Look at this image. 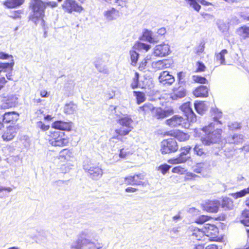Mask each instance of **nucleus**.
<instances>
[{"mask_svg":"<svg viewBox=\"0 0 249 249\" xmlns=\"http://www.w3.org/2000/svg\"><path fill=\"white\" fill-rule=\"evenodd\" d=\"M139 74L138 72L135 73V76L133 78L132 82L131 84V87L132 89H135L140 87L139 82Z\"/></svg>","mask_w":249,"mask_h":249,"instance_id":"39","label":"nucleus"},{"mask_svg":"<svg viewBox=\"0 0 249 249\" xmlns=\"http://www.w3.org/2000/svg\"><path fill=\"white\" fill-rule=\"evenodd\" d=\"M144 176L142 174L135 175L124 178V183L130 185H143V183L141 180L144 179Z\"/></svg>","mask_w":249,"mask_h":249,"instance_id":"15","label":"nucleus"},{"mask_svg":"<svg viewBox=\"0 0 249 249\" xmlns=\"http://www.w3.org/2000/svg\"><path fill=\"white\" fill-rule=\"evenodd\" d=\"M63 10L69 13L72 12H81L83 7L74 0H65L62 4Z\"/></svg>","mask_w":249,"mask_h":249,"instance_id":"11","label":"nucleus"},{"mask_svg":"<svg viewBox=\"0 0 249 249\" xmlns=\"http://www.w3.org/2000/svg\"><path fill=\"white\" fill-rule=\"evenodd\" d=\"M170 65L171 64L170 61L167 59L153 62L151 64L152 67L156 70H160L169 68Z\"/></svg>","mask_w":249,"mask_h":249,"instance_id":"20","label":"nucleus"},{"mask_svg":"<svg viewBox=\"0 0 249 249\" xmlns=\"http://www.w3.org/2000/svg\"><path fill=\"white\" fill-rule=\"evenodd\" d=\"M205 249H218L217 246L215 245H208Z\"/></svg>","mask_w":249,"mask_h":249,"instance_id":"64","label":"nucleus"},{"mask_svg":"<svg viewBox=\"0 0 249 249\" xmlns=\"http://www.w3.org/2000/svg\"><path fill=\"white\" fill-rule=\"evenodd\" d=\"M152 110H154V107L153 105L150 103L145 104L143 106L140 107L139 109V111H142L144 113Z\"/></svg>","mask_w":249,"mask_h":249,"instance_id":"40","label":"nucleus"},{"mask_svg":"<svg viewBox=\"0 0 249 249\" xmlns=\"http://www.w3.org/2000/svg\"><path fill=\"white\" fill-rule=\"evenodd\" d=\"M166 32V29L165 28H161L158 30L157 33L161 36L164 35Z\"/></svg>","mask_w":249,"mask_h":249,"instance_id":"59","label":"nucleus"},{"mask_svg":"<svg viewBox=\"0 0 249 249\" xmlns=\"http://www.w3.org/2000/svg\"><path fill=\"white\" fill-rule=\"evenodd\" d=\"M16 135V127L14 126H9L2 136L4 141H10L12 140Z\"/></svg>","mask_w":249,"mask_h":249,"instance_id":"22","label":"nucleus"},{"mask_svg":"<svg viewBox=\"0 0 249 249\" xmlns=\"http://www.w3.org/2000/svg\"><path fill=\"white\" fill-rule=\"evenodd\" d=\"M178 149V145L174 138L163 140L160 143V151L162 154L175 152Z\"/></svg>","mask_w":249,"mask_h":249,"instance_id":"9","label":"nucleus"},{"mask_svg":"<svg viewBox=\"0 0 249 249\" xmlns=\"http://www.w3.org/2000/svg\"><path fill=\"white\" fill-rule=\"evenodd\" d=\"M191 149V147L190 146H186L181 148L179 156L176 158L170 159L168 161L169 163L171 164H179L185 162L190 158V157L187 156V155Z\"/></svg>","mask_w":249,"mask_h":249,"instance_id":"10","label":"nucleus"},{"mask_svg":"<svg viewBox=\"0 0 249 249\" xmlns=\"http://www.w3.org/2000/svg\"><path fill=\"white\" fill-rule=\"evenodd\" d=\"M197 68L196 69L197 71H204L206 67L203 63L200 62H197L196 63Z\"/></svg>","mask_w":249,"mask_h":249,"instance_id":"53","label":"nucleus"},{"mask_svg":"<svg viewBox=\"0 0 249 249\" xmlns=\"http://www.w3.org/2000/svg\"><path fill=\"white\" fill-rule=\"evenodd\" d=\"M240 221L245 226L249 227V211H244L242 213Z\"/></svg>","mask_w":249,"mask_h":249,"instance_id":"35","label":"nucleus"},{"mask_svg":"<svg viewBox=\"0 0 249 249\" xmlns=\"http://www.w3.org/2000/svg\"><path fill=\"white\" fill-rule=\"evenodd\" d=\"M126 192L128 193H134L137 191V189L132 187H127L125 190Z\"/></svg>","mask_w":249,"mask_h":249,"instance_id":"61","label":"nucleus"},{"mask_svg":"<svg viewBox=\"0 0 249 249\" xmlns=\"http://www.w3.org/2000/svg\"><path fill=\"white\" fill-rule=\"evenodd\" d=\"M194 106L196 112L200 114H203L207 109V106L203 101L195 103Z\"/></svg>","mask_w":249,"mask_h":249,"instance_id":"30","label":"nucleus"},{"mask_svg":"<svg viewBox=\"0 0 249 249\" xmlns=\"http://www.w3.org/2000/svg\"><path fill=\"white\" fill-rule=\"evenodd\" d=\"M236 33L244 39L248 38L249 37V27L244 25L239 27L236 30Z\"/></svg>","mask_w":249,"mask_h":249,"instance_id":"26","label":"nucleus"},{"mask_svg":"<svg viewBox=\"0 0 249 249\" xmlns=\"http://www.w3.org/2000/svg\"><path fill=\"white\" fill-rule=\"evenodd\" d=\"M170 53L169 45L163 43L157 45L154 47L153 53L156 56L163 57L168 55Z\"/></svg>","mask_w":249,"mask_h":249,"instance_id":"14","label":"nucleus"},{"mask_svg":"<svg viewBox=\"0 0 249 249\" xmlns=\"http://www.w3.org/2000/svg\"><path fill=\"white\" fill-rule=\"evenodd\" d=\"M184 76V73L183 72H180L178 74V78L179 81V84L182 83L183 77Z\"/></svg>","mask_w":249,"mask_h":249,"instance_id":"58","label":"nucleus"},{"mask_svg":"<svg viewBox=\"0 0 249 249\" xmlns=\"http://www.w3.org/2000/svg\"><path fill=\"white\" fill-rule=\"evenodd\" d=\"M193 93L197 97H207L208 94V89L205 86H200L196 89Z\"/></svg>","mask_w":249,"mask_h":249,"instance_id":"25","label":"nucleus"},{"mask_svg":"<svg viewBox=\"0 0 249 249\" xmlns=\"http://www.w3.org/2000/svg\"><path fill=\"white\" fill-rule=\"evenodd\" d=\"M49 143L54 146H63L68 142L64 132L59 131H54L51 132Z\"/></svg>","mask_w":249,"mask_h":249,"instance_id":"6","label":"nucleus"},{"mask_svg":"<svg viewBox=\"0 0 249 249\" xmlns=\"http://www.w3.org/2000/svg\"><path fill=\"white\" fill-rule=\"evenodd\" d=\"M24 0H7L4 5L8 8H14L21 5Z\"/></svg>","mask_w":249,"mask_h":249,"instance_id":"28","label":"nucleus"},{"mask_svg":"<svg viewBox=\"0 0 249 249\" xmlns=\"http://www.w3.org/2000/svg\"><path fill=\"white\" fill-rule=\"evenodd\" d=\"M241 149L245 151L246 153H248L249 152V143L248 144H246L244 145V146H243Z\"/></svg>","mask_w":249,"mask_h":249,"instance_id":"62","label":"nucleus"},{"mask_svg":"<svg viewBox=\"0 0 249 249\" xmlns=\"http://www.w3.org/2000/svg\"><path fill=\"white\" fill-rule=\"evenodd\" d=\"M129 54L130 55V59L131 60V64L132 66H135L138 61L139 54L133 50H131L129 51Z\"/></svg>","mask_w":249,"mask_h":249,"instance_id":"37","label":"nucleus"},{"mask_svg":"<svg viewBox=\"0 0 249 249\" xmlns=\"http://www.w3.org/2000/svg\"><path fill=\"white\" fill-rule=\"evenodd\" d=\"M189 136L185 133H180L178 138L180 141H185L189 139Z\"/></svg>","mask_w":249,"mask_h":249,"instance_id":"48","label":"nucleus"},{"mask_svg":"<svg viewBox=\"0 0 249 249\" xmlns=\"http://www.w3.org/2000/svg\"><path fill=\"white\" fill-rule=\"evenodd\" d=\"M143 37L145 40L151 43H156L159 41L157 37L153 36L151 31L148 30H145L143 33Z\"/></svg>","mask_w":249,"mask_h":249,"instance_id":"29","label":"nucleus"},{"mask_svg":"<svg viewBox=\"0 0 249 249\" xmlns=\"http://www.w3.org/2000/svg\"><path fill=\"white\" fill-rule=\"evenodd\" d=\"M138 46L140 49H143V50H145L146 51H147L150 48V45L143 43H139Z\"/></svg>","mask_w":249,"mask_h":249,"instance_id":"55","label":"nucleus"},{"mask_svg":"<svg viewBox=\"0 0 249 249\" xmlns=\"http://www.w3.org/2000/svg\"><path fill=\"white\" fill-rule=\"evenodd\" d=\"M228 127L230 130L239 129L241 127L240 124L237 123H232L228 125Z\"/></svg>","mask_w":249,"mask_h":249,"instance_id":"51","label":"nucleus"},{"mask_svg":"<svg viewBox=\"0 0 249 249\" xmlns=\"http://www.w3.org/2000/svg\"><path fill=\"white\" fill-rule=\"evenodd\" d=\"M202 164L201 163L197 164V165L196 167H195L194 171L197 173H200L201 172V167Z\"/></svg>","mask_w":249,"mask_h":249,"instance_id":"57","label":"nucleus"},{"mask_svg":"<svg viewBox=\"0 0 249 249\" xmlns=\"http://www.w3.org/2000/svg\"><path fill=\"white\" fill-rule=\"evenodd\" d=\"M77 109V105L71 102L67 103L65 105L64 108V112L67 114H72L74 113Z\"/></svg>","mask_w":249,"mask_h":249,"instance_id":"27","label":"nucleus"},{"mask_svg":"<svg viewBox=\"0 0 249 249\" xmlns=\"http://www.w3.org/2000/svg\"><path fill=\"white\" fill-rule=\"evenodd\" d=\"M148 60V57H146V59L143 60L140 64L139 66V69L142 70L144 69V67L146 65L147 63V60Z\"/></svg>","mask_w":249,"mask_h":249,"instance_id":"56","label":"nucleus"},{"mask_svg":"<svg viewBox=\"0 0 249 249\" xmlns=\"http://www.w3.org/2000/svg\"><path fill=\"white\" fill-rule=\"evenodd\" d=\"M19 118L18 113L15 112H6L3 116V122L5 123L14 124Z\"/></svg>","mask_w":249,"mask_h":249,"instance_id":"19","label":"nucleus"},{"mask_svg":"<svg viewBox=\"0 0 249 249\" xmlns=\"http://www.w3.org/2000/svg\"><path fill=\"white\" fill-rule=\"evenodd\" d=\"M220 203L217 200L210 201L205 205V210L210 213H216L218 210Z\"/></svg>","mask_w":249,"mask_h":249,"instance_id":"24","label":"nucleus"},{"mask_svg":"<svg viewBox=\"0 0 249 249\" xmlns=\"http://www.w3.org/2000/svg\"><path fill=\"white\" fill-rule=\"evenodd\" d=\"M228 53V51L226 49L222 50L220 53L216 54L215 59L216 61H220V64L225 65V55Z\"/></svg>","mask_w":249,"mask_h":249,"instance_id":"33","label":"nucleus"},{"mask_svg":"<svg viewBox=\"0 0 249 249\" xmlns=\"http://www.w3.org/2000/svg\"><path fill=\"white\" fill-rule=\"evenodd\" d=\"M4 191H7L8 192H11L12 191V189L10 187H5L0 186V198H3L6 196L4 193H2Z\"/></svg>","mask_w":249,"mask_h":249,"instance_id":"46","label":"nucleus"},{"mask_svg":"<svg viewBox=\"0 0 249 249\" xmlns=\"http://www.w3.org/2000/svg\"><path fill=\"white\" fill-rule=\"evenodd\" d=\"M14 65V61L13 59H11V61L9 63H0V68L2 70H4L5 71H11L13 70V68Z\"/></svg>","mask_w":249,"mask_h":249,"instance_id":"34","label":"nucleus"},{"mask_svg":"<svg viewBox=\"0 0 249 249\" xmlns=\"http://www.w3.org/2000/svg\"><path fill=\"white\" fill-rule=\"evenodd\" d=\"M174 113V111L171 107H165L164 109L158 107L154 109V117L157 119L162 120L173 115Z\"/></svg>","mask_w":249,"mask_h":249,"instance_id":"12","label":"nucleus"},{"mask_svg":"<svg viewBox=\"0 0 249 249\" xmlns=\"http://www.w3.org/2000/svg\"><path fill=\"white\" fill-rule=\"evenodd\" d=\"M159 80L164 85H171L175 81L174 77L169 74L167 71H164L160 73Z\"/></svg>","mask_w":249,"mask_h":249,"instance_id":"16","label":"nucleus"},{"mask_svg":"<svg viewBox=\"0 0 249 249\" xmlns=\"http://www.w3.org/2000/svg\"><path fill=\"white\" fill-rule=\"evenodd\" d=\"M127 155V153L126 152L124 151V149L123 148L120 150L119 156L122 158H124Z\"/></svg>","mask_w":249,"mask_h":249,"instance_id":"60","label":"nucleus"},{"mask_svg":"<svg viewBox=\"0 0 249 249\" xmlns=\"http://www.w3.org/2000/svg\"><path fill=\"white\" fill-rule=\"evenodd\" d=\"M94 233L92 230L85 229L81 231L70 246L71 249H101L103 244L99 242H95L90 239Z\"/></svg>","mask_w":249,"mask_h":249,"instance_id":"1","label":"nucleus"},{"mask_svg":"<svg viewBox=\"0 0 249 249\" xmlns=\"http://www.w3.org/2000/svg\"><path fill=\"white\" fill-rule=\"evenodd\" d=\"M248 194H249V187L247 188H245L239 192L229 194V196H231L235 199H237L239 198L245 196Z\"/></svg>","mask_w":249,"mask_h":249,"instance_id":"31","label":"nucleus"},{"mask_svg":"<svg viewBox=\"0 0 249 249\" xmlns=\"http://www.w3.org/2000/svg\"><path fill=\"white\" fill-rule=\"evenodd\" d=\"M45 4L40 0H33L32 2V10L33 14L29 17V19L36 25H40L45 29V21L43 19Z\"/></svg>","mask_w":249,"mask_h":249,"instance_id":"4","label":"nucleus"},{"mask_svg":"<svg viewBox=\"0 0 249 249\" xmlns=\"http://www.w3.org/2000/svg\"><path fill=\"white\" fill-rule=\"evenodd\" d=\"M9 58H10L11 59H13V57L12 55H9L8 54L6 53H3V52L0 53V59H9Z\"/></svg>","mask_w":249,"mask_h":249,"instance_id":"54","label":"nucleus"},{"mask_svg":"<svg viewBox=\"0 0 249 249\" xmlns=\"http://www.w3.org/2000/svg\"><path fill=\"white\" fill-rule=\"evenodd\" d=\"M180 109L184 112L186 119L189 122H194L196 121V115L194 113L192 108L191 107L190 102H186L180 107Z\"/></svg>","mask_w":249,"mask_h":249,"instance_id":"13","label":"nucleus"},{"mask_svg":"<svg viewBox=\"0 0 249 249\" xmlns=\"http://www.w3.org/2000/svg\"><path fill=\"white\" fill-rule=\"evenodd\" d=\"M15 106V103L11 101L10 99L7 100L1 105V108L3 109L12 107Z\"/></svg>","mask_w":249,"mask_h":249,"instance_id":"42","label":"nucleus"},{"mask_svg":"<svg viewBox=\"0 0 249 249\" xmlns=\"http://www.w3.org/2000/svg\"><path fill=\"white\" fill-rule=\"evenodd\" d=\"M193 79L195 82L201 84H205L207 82V80L205 77L200 76L194 75L193 77Z\"/></svg>","mask_w":249,"mask_h":249,"instance_id":"45","label":"nucleus"},{"mask_svg":"<svg viewBox=\"0 0 249 249\" xmlns=\"http://www.w3.org/2000/svg\"><path fill=\"white\" fill-rule=\"evenodd\" d=\"M215 113L216 116L213 117L214 122L221 124L220 122L218 120L222 116V112L221 111H219L218 109H216V111H215Z\"/></svg>","mask_w":249,"mask_h":249,"instance_id":"52","label":"nucleus"},{"mask_svg":"<svg viewBox=\"0 0 249 249\" xmlns=\"http://www.w3.org/2000/svg\"><path fill=\"white\" fill-rule=\"evenodd\" d=\"M221 206L225 210L231 209L233 206V202L229 197H224L221 202Z\"/></svg>","mask_w":249,"mask_h":249,"instance_id":"32","label":"nucleus"},{"mask_svg":"<svg viewBox=\"0 0 249 249\" xmlns=\"http://www.w3.org/2000/svg\"><path fill=\"white\" fill-rule=\"evenodd\" d=\"M185 1L196 11L198 12L200 10L201 6L197 3L196 0H185Z\"/></svg>","mask_w":249,"mask_h":249,"instance_id":"41","label":"nucleus"},{"mask_svg":"<svg viewBox=\"0 0 249 249\" xmlns=\"http://www.w3.org/2000/svg\"><path fill=\"white\" fill-rule=\"evenodd\" d=\"M104 15L107 20L111 21L119 17V12L114 8H111L110 10L105 11Z\"/></svg>","mask_w":249,"mask_h":249,"instance_id":"23","label":"nucleus"},{"mask_svg":"<svg viewBox=\"0 0 249 249\" xmlns=\"http://www.w3.org/2000/svg\"><path fill=\"white\" fill-rule=\"evenodd\" d=\"M209 219V216L205 215H202L196 218L195 220V222L196 223L202 224L207 221Z\"/></svg>","mask_w":249,"mask_h":249,"instance_id":"43","label":"nucleus"},{"mask_svg":"<svg viewBox=\"0 0 249 249\" xmlns=\"http://www.w3.org/2000/svg\"><path fill=\"white\" fill-rule=\"evenodd\" d=\"M165 124L171 127L181 126L182 128H189L190 122L181 116L176 115L165 121Z\"/></svg>","mask_w":249,"mask_h":249,"instance_id":"8","label":"nucleus"},{"mask_svg":"<svg viewBox=\"0 0 249 249\" xmlns=\"http://www.w3.org/2000/svg\"><path fill=\"white\" fill-rule=\"evenodd\" d=\"M184 172V169L180 166H177L172 169V172L182 174Z\"/></svg>","mask_w":249,"mask_h":249,"instance_id":"50","label":"nucleus"},{"mask_svg":"<svg viewBox=\"0 0 249 249\" xmlns=\"http://www.w3.org/2000/svg\"><path fill=\"white\" fill-rule=\"evenodd\" d=\"M37 127L40 128L43 131H46L49 129V125H45L42 122L39 121L36 124Z\"/></svg>","mask_w":249,"mask_h":249,"instance_id":"47","label":"nucleus"},{"mask_svg":"<svg viewBox=\"0 0 249 249\" xmlns=\"http://www.w3.org/2000/svg\"><path fill=\"white\" fill-rule=\"evenodd\" d=\"M83 167L88 176L93 180H97L102 177L103 172L102 168L98 165L92 163L88 159L84 161Z\"/></svg>","mask_w":249,"mask_h":249,"instance_id":"5","label":"nucleus"},{"mask_svg":"<svg viewBox=\"0 0 249 249\" xmlns=\"http://www.w3.org/2000/svg\"><path fill=\"white\" fill-rule=\"evenodd\" d=\"M71 122L57 121L52 124V127L61 130L70 131L71 129Z\"/></svg>","mask_w":249,"mask_h":249,"instance_id":"18","label":"nucleus"},{"mask_svg":"<svg viewBox=\"0 0 249 249\" xmlns=\"http://www.w3.org/2000/svg\"><path fill=\"white\" fill-rule=\"evenodd\" d=\"M219 29L222 31V32H224L227 30V27L225 24H221L219 26Z\"/></svg>","mask_w":249,"mask_h":249,"instance_id":"63","label":"nucleus"},{"mask_svg":"<svg viewBox=\"0 0 249 249\" xmlns=\"http://www.w3.org/2000/svg\"><path fill=\"white\" fill-rule=\"evenodd\" d=\"M186 94V90L183 87H174L173 89V92L170 94V98L173 100H177L183 98Z\"/></svg>","mask_w":249,"mask_h":249,"instance_id":"17","label":"nucleus"},{"mask_svg":"<svg viewBox=\"0 0 249 249\" xmlns=\"http://www.w3.org/2000/svg\"><path fill=\"white\" fill-rule=\"evenodd\" d=\"M213 123H210L208 126L202 128V130L206 135L201 138V141L203 144L210 145L211 144L218 143L221 139V129H214Z\"/></svg>","mask_w":249,"mask_h":249,"instance_id":"2","label":"nucleus"},{"mask_svg":"<svg viewBox=\"0 0 249 249\" xmlns=\"http://www.w3.org/2000/svg\"><path fill=\"white\" fill-rule=\"evenodd\" d=\"M133 94L136 97L138 104H140L145 101V97L144 93L141 91H134Z\"/></svg>","mask_w":249,"mask_h":249,"instance_id":"36","label":"nucleus"},{"mask_svg":"<svg viewBox=\"0 0 249 249\" xmlns=\"http://www.w3.org/2000/svg\"><path fill=\"white\" fill-rule=\"evenodd\" d=\"M117 122L121 127L115 130V132L118 135L112 137L110 139V142H113L115 139L122 141L121 137L127 135L133 129V121L128 115H125L121 116L117 120Z\"/></svg>","mask_w":249,"mask_h":249,"instance_id":"3","label":"nucleus"},{"mask_svg":"<svg viewBox=\"0 0 249 249\" xmlns=\"http://www.w3.org/2000/svg\"><path fill=\"white\" fill-rule=\"evenodd\" d=\"M194 153L198 156H205L207 154L200 145H196L194 148Z\"/></svg>","mask_w":249,"mask_h":249,"instance_id":"38","label":"nucleus"},{"mask_svg":"<svg viewBox=\"0 0 249 249\" xmlns=\"http://www.w3.org/2000/svg\"><path fill=\"white\" fill-rule=\"evenodd\" d=\"M115 2L121 7H127L128 0H115Z\"/></svg>","mask_w":249,"mask_h":249,"instance_id":"49","label":"nucleus"},{"mask_svg":"<svg viewBox=\"0 0 249 249\" xmlns=\"http://www.w3.org/2000/svg\"><path fill=\"white\" fill-rule=\"evenodd\" d=\"M216 229L215 226L213 225L206 224L201 229H197L194 231L191 235L192 239L198 241L204 240L209 236V231H214Z\"/></svg>","mask_w":249,"mask_h":249,"instance_id":"7","label":"nucleus"},{"mask_svg":"<svg viewBox=\"0 0 249 249\" xmlns=\"http://www.w3.org/2000/svg\"><path fill=\"white\" fill-rule=\"evenodd\" d=\"M244 141V136L241 134H234L228 137L226 142L231 144L238 145L243 143Z\"/></svg>","mask_w":249,"mask_h":249,"instance_id":"21","label":"nucleus"},{"mask_svg":"<svg viewBox=\"0 0 249 249\" xmlns=\"http://www.w3.org/2000/svg\"><path fill=\"white\" fill-rule=\"evenodd\" d=\"M171 166L164 164L160 165L158 169V170L160 171L163 175L165 174L170 169Z\"/></svg>","mask_w":249,"mask_h":249,"instance_id":"44","label":"nucleus"}]
</instances>
